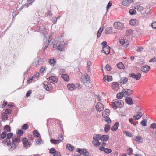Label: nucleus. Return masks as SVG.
Segmentation results:
<instances>
[{
  "mask_svg": "<svg viewBox=\"0 0 156 156\" xmlns=\"http://www.w3.org/2000/svg\"><path fill=\"white\" fill-rule=\"evenodd\" d=\"M124 103L123 101L121 100L114 99L111 102V105L113 108L116 109L117 108H121L124 106Z\"/></svg>",
  "mask_w": 156,
  "mask_h": 156,
  "instance_id": "f257e3e1",
  "label": "nucleus"
},
{
  "mask_svg": "<svg viewBox=\"0 0 156 156\" xmlns=\"http://www.w3.org/2000/svg\"><path fill=\"white\" fill-rule=\"evenodd\" d=\"M103 46L102 52L106 55L109 54L110 51V47L107 45V43L106 41H104L102 43Z\"/></svg>",
  "mask_w": 156,
  "mask_h": 156,
  "instance_id": "f03ea898",
  "label": "nucleus"
},
{
  "mask_svg": "<svg viewBox=\"0 0 156 156\" xmlns=\"http://www.w3.org/2000/svg\"><path fill=\"white\" fill-rule=\"evenodd\" d=\"M113 26L115 29L120 30H122L124 27L123 23L119 21L114 22Z\"/></svg>",
  "mask_w": 156,
  "mask_h": 156,
  "instance_id": "7ed1b4c3",
  "label": "nucleus"
},
{
  "mask_svg": "<svg viewBox=\"0 0 156 156\" xmlns=\"http://www.w3.org/2000/svg\"><path fill=\"white\" fill-rule=\"evenodd\" d=\"M20 138L18 137H16L12 139V144L11 149H15L16 148L17 144L20 142Z\"/></svg>",
  "mask_w": 156,
  "mask_h": 156,
  "instance_id": "20e7f679",
  "label": "nucleus"
},
{
  "mask_svg": "<svg viewBox=\"0 0 156 156\" xmlns=\"http://www.w3.org/2000/svg\"><path fill=\"white\" fill-rule=\"evenodd\" d=\"M2 142L4 145L5 146L8 147L9 150L12 151L14 149L11 148L12 147V144L10 140L8 139H6L3 140Z\"/></svg>",
  "mask_w": 156,
  "mask_h": 156,
  "instance_id": "39448f33",
  "label": "nucleus"
},
{
  "mask_svg": "<svg viewBox=\"0 0 156 156\" xmlns=\"http://www.w3.org/2000/svg\"><path fill=\"white\" fill-rule=\"evenodd\" d=\"M22 141L24 147L26 148L29 147L32 144L31 142L29 141L26 138H23Z\"/></svg>",
  "mask_w": 156,
  "mask_h": 156,
  "instance_id": "423d86ee",
  "label": "nucleus"
},
{
  "mask_svg": "<svg viewBox=\"0 0 156 156\" xmlns=\"http://www.w3.org/2000/svg\"><path fill=\"white\" fill-rule=\"evenodd\" d=\"M43 85L44 89L47 91H50L52 89V85L47 81H44Z\"/></svg>",
  "mask_w": 156,
  "mask_h": 156,
  "instance_id": "0eeeda50",
  "label": "nucleus"
},
{
  "mask_svg": "<svg viewBox=\"0 0 156 156\" xmlns=\"http://www.w3.org/2000/svg\"><path fill=\"white\" fill-rule=\"evenodd\" d=\"M129 76L135 78L136 80H138L141 77V75L140 73H138L136 74H135L134 73H130L129 74Z\"/></svg>",
  "mask_w": 156,
  "mask_h": 156,
  "instance_id": "6e6552de",
  "label": "nucleus"
},
{
  "mask_svg": "<svg viewBox=\"0 0 156 156\" xmlns=\"http://www.w3.org/2000/svg\"><path fill=\"white\" fill-rule=\"evenodd\" d=\"M96 110L98 111H102L104 109V106L100 102L97 103L96 105Z\"/></svg>",
  "mask_w": 156,
  "mask_h": 156,
  "instance_id": "1a4fd4ad",
  "label": "nucleus"
},
{
  "mask_svg": "<svg viewBox=\"0 0 156 156\" xmlns=\"http://www.w3.org/2000/svg\"><path fill=\"white\" fill-rule=\"evenodd\" d=\"M49 152L53 154V156H61L60 153L56 151L54 148H51Z\"/></svg>",
  "mask_w": 156,
  "mask_h": 156,
  "instance_id": "9d476101",
  "label": "nucleus"
},
{
  "mask_svg": "<svg viewBox=\"0 0 156 156\" xmlns=\"http://www.w3.org/2000/svg\"><path fill=\"white\" fill-rule=\"evenodd\" d=\"M111 87L115 91H117L119 89V84L116 82H114L112 83Z\"/></svg>",
  "mask_w": 156,
  "mask_h": 156,
  "instance_id": "9b49d317",
  "label": "nucleus"
},
{
  "mask_svg": "<svg viewBox=\"0 0 156 156\" xmlns=\"http://www.w3.org/2000/svg\"><path fill=\"white\" fill-rule=\"evenodd\" d=\"M90 80V77L87 74H86L83 76L82 81L84 84L89 83Z\"/></svg>",
  "mask_w": 156,
  "mask_h": 156,
  "instance_id": "f8f14e48",
  "label": "nucleus"
},
{
  "mask_svg": "<svg viewBox=\"0 0 156 156\" xmlns=\"http://www.w3.org/2000/svg\"><path fill=\"white\" fill-rule=\"evenodd\" d=\"M48 80L51 83H57L58 80V79L56 76H51L48 78Z\"/></svg>",
  "mask_w": 156,
  "mask_h": 156,
  "instance_id": "ddd939ff",
  "label": "nucleus"
},
{
  "mask_svg": "<svg viewBox=\"0 0 156 156\" xmlns=\"http://www.w3.org/2000/svg\"><path fill=\"white\" fill-rule=\"evenodd\" d=\"M143 114L140 112H139L133 116V119L135 120H138L140 119L143 115Z\"/></svg>",
  "mask_w": 156,
  "mask_h": 156,
  "instance_id": "4468645a",
  "label": "nucleus"
},
{
  "mask_svg": "<svg viewBox=\"0 0 156 156\" xmlns=\"http://www.w3.org/2000/svg\"><path fill=\"white\" fill-rule=\"evenodd\" d=\"M122 91L124 94L128 96L132 94L133 93V90L129 89H124Z\"/></svg>",
  "mask_w": 156,
  "mask_h": 156,
  "instance_id": "2eb2a0df",
  "label": "nucleus"
},
{
  "mask_svg": "<svg viewBox=\"0 0 156 156\" xmlns=\"http://www.w3.org/2000/svg\"><path fill=\"white\" fill-rule=\"evenodd\" d=\"M119 42L124 47H127L129 44V42L128 41L125 40L124 39H121L119 40Z\"/></svg>",
  "mask_w": 156,
  "mask_h": 156,
  "instance_id": "dca6fc26",
  "label": "nucleus"
},
{
  "mask_svg": "<svg viewBox=\"0 0 156 156\" xmlns=\"http://www.w3.org/2000/svg\"><path fill=\"white\" fill-rule=\"evenodd\" d=\"M110 113V111L108 109H105L102 113V116L103 117H108Z\"/></svg>",
  "mask_w": 156,
  "mask_h": 156,
  "instance_id": "f3484780",
  "label": "nucleus"
},
{
  "mask_svg": "<svg viewBox=\"0 0 156 156\" xmlns=\"http://www.w3.org/2000/svg\"><path fill=\"white\" fill-rule=\"evenodd\" d=\"M134 140L136 142L138 143H141L143 142V140L140 136L138 135L134 137Z\"/></svg>",
  "mask_w": 156,
  "mask_h": 156,
  "instance_id": "a211bd4d",
  "label": "nucleus"
},
{
  "mask_svg": "<svg viewBox=\"0 0 156 156\" xmlns=\"http://www.w3.org/2000/svg\"><path fill=\"white\" fill-rule=\"evenodd\" d=\"M150 66L147 65L143 66L141 69L142 71L145 73L147 72L150 70Z\"/></svg>",
  "mask_w": 156,
  "mask_h": 156,
  "instance_id": "6ab92c4d",
  "label": "nucleus"
},
{
  "mask_svg": "<svg viewBox=\"0 0 156 156\" xmlns=\"http://www.w3.org/2000/svg\"><path fill=\"white\" fill-rule=\"evenodd\" d=\"M109 138V136L107 135H103L100 136V140L103 141H107Z\"/></svg>",
  "mask_w": 156,
  "mask_h": 156,
  "instance_id": "aec40b11",
  "label": "nucleus"
},
{
  "mask_svg": "<svg viewBox=\"0 0 156 156\" xmlns=\"http://www.w3.org/2000/svg\"><path fill=\"white\" fill-rule=\"evenodd\" d=\"M119 125V123L116 122L111 128V130L113 131H116L118 129Z\"/></svg>",
  "mask_w": 156,
  "mask_h": 156,
  "instance_id": "412c9836",
  "label": "nucleus"
},
{
  "mask_svg": "<svg viewBox=\"0 0 156 156\" xmlns=\"http://www.w3.org/2000/svg\"><path fill=\"white\" fill-rule=\"evenodd\" d=\"M138 21L136 19H133L130 20L129 22V24L132 26H136L138 24Z\"/></svg>",
  "mask_w": 156,
  "mask_h": 156,
  "instance_id": "4be33fe9",
  "label": "nucleus"
},
{
  "mask_svg": "<svg viewBox=\"0 0 156 156\" xmlns=\"http://www.w3.org/2000/svg\"><path fill=\"white\" fill-rule=\"evenodd\" d=\"M103 80L105 82H106V81L108 82H109L112 80V76H105L103 78Z\"/></svg>",
  "mask_w": 156,
  "mask_h": 156,
  "instance_id": "5701e85b",
  "label": "nucleus"
},
{
  "mask_svg": "<svg viewBox=\"0 0 156 156\" xmlns=\"http://www.w3.org/2000/svg\"><path fill=\"white\" fill-rule=\"evenodd\" d=\"M67 87L68 89L71 91L73 90L76 88L75 85L73 83L68 84Z\"/></svg>",
  "mask_w": 156,
  "mask_h": 156,
  "instance_id": "b1692460",
  "label": "nucleus"
},
{
  "mask_svg": "<svg viewBox=\"0 0 156 156\" xmlns=\"http://www.w3.org/2000/svg\"><path fill=\"white\" fill-rule=\"evenodd\" d=\"M50 142L51 143L53 144H58L62 142V140H55L51 139L50 140Z\"/></svg>",
  "mask_w": 156,
  "mask_h": 156,
  "instance_id": "393cba45",
  "label": "nucleus"
},
{
  "mask_svg": "<svg viewBox=\"0 0 156 156\" xmlns=\"http://www.w3.org/2000/svg\"><path fill=\"white\" fill-rule=\"evenodd\" d=\"M49 64L51 66H54L55 65L56 63V59L54 58H50L49 60Z\"/></svg>",
  "mask_w": 156,
  "mask_h": 156,
  "instance_id": "a878e982",
  "label": "nucleus"
},
{
  "mask_svg": "<svg viewBox=\"0 0 156 156\" xmlns=\"http://www.w3.org/2000/svg\"><path fill=\"white\" fill-rule=\"evenodd\" d=\"M112 27H107L105 30V34H111L112 32Z\"/></svg>",
  "mask_w": 156,
  "mask_h": 156,
  "instance_id": "bb28decb",
  "label": "nucleus"
},
{
  "mask_svg": "<svg viewBox=\"0 0 156 156\" xmlns=\"http://www.w3.org/2000/svg\"><path fill=\"white\" fill-rule=\"evenodd\" d=\"M128 80V79L125 77H123L121 78L120 80V83L122 84H126Z\"/></svg>",
  "mask_w": 156,
  "mask_h": 156,
  "instance_id": "cd10ccee",
  "label": "nucleus"
},
{
  "mask_svg": "<svg viewBox=\"0 0 156 156\" xmlns=\"http://www.w3.org/2000/svg\"><path fill=\"white\" fill-rule=\"evenodd\" d=\"M125 102L128 104L132 105L133 104L131 98L130 97H126L125 99Z\"/></svg>",
  "mask_w": 156,
  "mask_h": 156,
  "instance_id": "c85d7f7f",
  "label": "nucleus"
},
{
  "mask_svg": "<svg viewBox=\"0 0 156 156\" xmlns=\"http://www.w3.org/2000/svg\"><path fill=\"white\" fill-rule=\"evenodd\" d=\"M61 77L65 81H68L69 80L68 75L66 74H62Z\"/></svg>",
  "mask_w": 156,
  "mask_h": 156,
  "instance_id": "c756f323",
  "label": "nucleus"
},
{
  "mask_svg": "<svg viewBox=\"0 0 156 156\" xmlns=\"http://www.w3.org/2000/svg\"><path fill=\"white\" fill-rule=\"evenodd\" d=\"M92 143L96 147H98L101 144V143L99 141V140H93Z\"/></svg>",
  "mask_w": 156,
  "mask_h": 156,
  "instance_id": "7c9ffc66",
  "label": "nucleus"
},
{
  "mask_svg": "<svg viewBox=\"0 0 156 156\" xmlns=\"http://www.w3.org/2000/svg\"><path fill=\"white\" fill-rule=\"evenodd\" d=\"M110 129V126L109 124H106L105 125L104 130L105 132L107 133L108 132Z\"/></svg>",
  "mask_w": 156,
  "mask_h": 156,
  "instance_id": "2f4dec72",
  "label": "nucleus"
},
{
  "mask_svg": "<svg viewBox=\"0 0 156 156\" xmlns=\"http://www.w3.org/2000/svg\"><path fill=\"white\" fill-rule=\"evenodd\" d=\"M131 3L128 0H123L122 2V4L125 6H128Z\"/></svg>",
  "mask_w": 156,
  "mask_h": 156,
  "instance_id": "473e14b6",
  "label": "nucleus"
},
{
  "mask_svg": "<svg viewBox=\"0 0 156 156\" xmlns=\"http://www.w3.org/2000/svg\"><path fill=\"white\" fill-rule=\"evenodd\" d=\"M64 47V45L63 44H58L57 47H56L55 49H58L59 51H62L63 50V49Z\"/></svg>",
  "mask_w": 156,
  "mask_h": 156,
  "instance_id": "72a5a7b5",
  "label": "nucleus"
},
{
  "mask_svg": "<svg viewBox=\"0 0 156 156\" xmlns=\"http://www.w3.org/2000/svg\"><path fill=\"white\" fill-rule=\"evenodd\" d=\"M123 93H124L123 91L122 92L118 93L117 94V98L119 99H122L124 95Z\"/></svg>",
  "mask_w": 156,
  "mask_h": 156,
  "instance_id": "f704fd0d",
  "label": "nucleus"
},
{
  "mask_svg": "<svg viewBox=\"0 0 156 156\" xmlns=\"http://www.w3.org/2000/svg\"><path fill=\"white\" fill-rule=\"evenodd\" d=\"M103 27H100V28L99 30H98V31L97 33V37H100L101 34L102 32L103 31Z\"/></svg>",
  "mask_w": 156,
  "mask_h": 156,
  "instance_id": "c9c22d12",
  "label": "nucleus"
},
{
  "mask_svg": "<svg viewBox=\"0 0 156 156\" xmlns=\"http://www.w3.org/2000/svg\"><path fill=\"white\" fill-rule=\"evenodd\" d=\"M117 67L120 69H123L124 68V66L122 62H119L117 64Z\"/></svg>",
  "mask_w": 156,
  "mask_h": 156,
  "instance_id": "e433bc0d",
  "label": "nucleus"
},
{
  "mask_svg": "<svg viewBox=\"0 0 156 156\" xmlns=\"http://www.w3.org/2000/svg\"><path fill=\"white\" fill-rule=\"evenodd\" d=\"M7 113H3L2 114L1 117L2 119L3 120H5L7 119Z\"/></svg>",
  "mask_w": 156,
  "mask_h": 156,
  "instance_id": "4c0bfd02",
  "label": "nucleus"
},
{
  "mask_svg": "<svg viewBox=\"0 0 156 156\" xmlns=\"http://www.w3.org/2000/svg\"><path fill=\"white\" fill-rule=\"evenodd\" d=\"M4 130L6 133V132H10L11 131L10 127L9 126L6 125L5 126Z\"/></svg>",
  "mask_w": 156,
  "mask_h": 156,
  "instance_id": "58836bf2",
  "label": "nucleus"
},
{
  "mask_svg": "<svg viewBox=\"0 0 156 156\" xmlns=\"http://www.w3.org/2000/svg\"><path fill=\"white\" fill-rule=\"evenodd\" d=\"M33 134L34 136L36 137H39L40 136L39 132L36 130H34L33 131Z\"/></svg>",
  "mask_w": 156,
  "mask_h": 156,
  "instance_id": "ea45409f",
  "label": "nucleus"
},
{
  "mask_svg": "<svg viewBox=\"0 0 156 156\" xmlns=\"http://www.w3.org/2000/svg\"><path fill=\"white\" fill-rule=\"evenodd\" d=\"M94 140H100V136L99 134H94L93 137Z\"/></svg>",
  "mask_w": 156,
  "mask_h": 156,
  "instance_id": "a19ab883",
  "label": "nucleus"
},
{
  "mask_svg": "<svg viewBox=\"0 0 156 156\" xmlns=\"http://www.w3.org/2000/svg\"><path fill=\"white\" fill-rule=\"evenodd\" d=\"M67 148L70 151H73L74 148V147L70 144H68L67 145Z\"/></svg>",
  "mask_w": 156,
  "mask_h": 156,
  "instance_id": "79ce46f5",
  "label": "nucleus"
},
{
  "mask_svg": "<svg viewBox=\"0 0 156 156\" xmlns=\"http://www.w3.org/2000/svg\"><path fill=\"white\" fill-rule=\"evenodd\" d=\"M104 120L105 122H107V123L109 124V123H111L112 121L110 119V118L108 117H104Z\"/></svg>",
  "mask_w": 156,
  "mask_h": 156,
  "instance_id": "37998d69",
  "label": "nucleus"
},
{
  "mask_svg": "<svg viewBox=\"0 0 156 156\" xmlns=\"http://www.w3.org/2000/svg\"><path fill=\"white\" fill-rule=\"evenodd\" d=\"M129 12L130 14L133 15L136 13V11L134 9H131L129 10Z\"/></svg>",
  "mask_w": 156,
  "mask_h": 156,
  "instance_id": "c03bdc74",
  "label": "nucleus"
},
{
  "mask_svg": "<svg viewBox=\"0 0 156 156\" xmlns=\"http://www.w3.org/2000/svg\"><path fill=\"white\" fill-rule=\"evenodd\" d=\"M127 152L128 155H130L133 153V150L132 148H129L128 149Z\"/></svg>",
  "mask_w": 156,
  "mask_h": 156,
  "instance_id": "a18cd8bd",
  "label": "nucleus"
},
{
  "mask_svg": "<svg viewBox=\"0 0 156 156\" xmlns=\"http://www.w3.org/2000/svg\"><path fill=\"white\" fill-rule=\"evenodd\" d=\"M7 135V133L6 132H4L2 133L0 136V137L2 139L5 138Z\"/></svg>",
  "mask_w": 156,
  "mask_h": 156,
  "instance_id": "49530a36",
  "label": "nucleus"
},
{
  "mask_svg": "<svg viewBox=\"0 0 156 156\" xmlns=\"http://www.w3.org/2000/svg\"><path fill=\"white\" fill-rule=\"evenodd\" d=\"M126 35H129L130 34H133V31L131 29H129L128 30H127L126 32Z\"/></svg>",
  "mask_w": 156,
  "mask_h": 156,
  "instance_id": "de8ad7c7",
  "label": "nucleus"
},
{
  "mask_svg": "<svg viewBox=\"0 0 156 156\" xmlns=\"http://www.w3.org/2000/svg\"><path fill=\"white\" fill-rule=\"evenodd\" d=\"M112 150L111 149L105 148L104 150V152L106 153L109 154L111 153Z\"/></svg>",
  "mask_w": 156,
  "mask_h": 156,
  "instance_id": "09e8293b",
  "label": "nucleus"
},
{
  "mask_svg": "<svg viewBox=\"0 0 156 156\" xmlns=\"http://www.w3.org/2000/svg\"><path fill=\"white\" fill-rule=\"evenodd\" d=\"M147 122V120L146 119H144L141 122V124L144 126H146L147 125L146 122Z\"/></svg>",
  "mask_w": 156,
  "mask_h": 156,
  "instance_id": "8fccbe9b",
  "label": "nucleus"
},
{
  "mask_svg": "<svg viewBox=\"0 0 156 156\" xmlns=\"http://www.w3.org/2000/svg\"><path fill=\"white\" fill-rule=\"evenodd\" d=\"M123 133H125L126 136H129V137H131L133 136L132 134L128 131H123Z\"/></svg>",
  "mask_w": 156,
  "mask_h": 156,
  "instance_id": "3c124183",
  "label": "nucleus"
},
{
  "mask_svg": "<svg viewBox=\"0 0 156 156\" xmlns=\"http://www.w3.org/2000/svg\"><path fill=\"white\" fill-rule=\"evenodd\" d=\"M29 128V126L28 124H24L22 126V128L24 130H27Z\"/></svg>",
  "mask_w": 156,
  "mask_h": 156,
  "instance_id": "603ef678",
  "label": "nucleus"
},
{
  "mask_svg": "<svg viewBox=\"0 0 156 156\" xmlns=\"http://www.w3.org/2000/svg\"><path fill=\"white\" fill-rule=\"evenodd\" d=\"M129 121L130 123H131L134 126H135L137 124L136 122H133L132 118H129Z\"/></svg>",
  "mask_w": 156,
  "mask_h": 156,
  "instance_id": "864d4df0",
  "label": "nucleus"
},
{
  "mask_svg": "<svg viewBox=\"0 0 156 156\" xmlns=\"http://www.w3.org/2000/svg\"><path fill=\"white\" fill-rule=\"evenodd\" d=\"M13 136V133H8L7 134V138L9 140L11 138L12 136Z\"/></svg>",
  "mask_w": 156,
  "mask_h": 156,
  "instance_id": "5fc2aeb1",
  "label": "nucleus"
},
{
  "mask_svg": "<svg viewBox=\"0 0 156 156\" xmlns=\"http://www.w3.org/2000/svg\"><path fill=\"white\" fill-rule=\"evenodd\" d=\"M112 1H110L107 6L106 9L107 10H108L109 9V8L112 6Z\"/></svg>",
  "mask_w": 156,
  "mask_h": 156,
  "instance_id": "6e6d98bb",
  "label": "nucleus"
},
{
  "mask_svg": "<svg viewBox=\"0 0 156 156\" xmlns=\"http://www.w3.org/2000/svg\"><path fill=\"white\" fill-rule=\"evenodd\" d=\"M150 128L152 129H154L156 128V124L155 123H152L150 126Z\"/></svg>",
  "mask_w": 156,
  "mask_h": 156,
  "instance_id": "4d7b16f0",
  "label": "nucleus"
},
{
  "mask_svg": "<svg viewBox=\"0 0 156 156\" xmlns=\"http://www.w3.org/2000/svg\"><path fill=\"white\" fill-rule=\"evenodd\" d=\"M23 133V131L21 129L18 130L17 134L19 136H21Z\"/></svg>",
  "mask_w": 156,
  "mask_h": 156,
  "instance_id": "13d9d810",
  "label": "nucleus"
},
{
  "mask_svg": "<svg viewBox=\"0 0 156 156\" xmlns=\"http://www.w3.org/2000/svg\"><path fill=\"white\" fill-rule=\"evenodd\" d=\"M46 67L45 66H43L41 67L40 69V72L43 73L46 69Z\"/></svg>",
  "mask_w": 156,
  "mask_h": 156,
  "instance_id": "bf43d9fd",
  "label": "nucleus"
},
{
  "mask_svg": "<svg viewBox=\"0 0 156 156\" xmlns=\"http://www.w3.org/2000/svg\"><path fill=\"white\" fill-rule=\"evenodd\" d=\"M83 154L85 156H87L89 155V153L86 149H83Z\"/></svg>",
  "mask_w": 156,
  "mask_h": 156,
  "instance_id": "052dcab7",
  "label": "nucleus"
},
{
  "mask_svg": "<svg viewBox=\"0 0 156 156\" xmlns=\"http://www.w3.org/2000/svg\"><path fill=\"white\" fill-rule=\"evenodd\" d=\"M33 79L34 77L33 76H30V78H28L27 80V83H29L31 82Z\"/></svg>",
  "mask_w": 156,
  "mask_h": 156,
  "instance_id": "680f3d73",
  "label": "nucleus"
},
{
  "mask_svg": "<svg viewBox=\"0 0 156 156\" xmlns=\"http://www.w3.org/2000/svg\"><path fill=\"white\" fill-rule=\"evenodd\" d=\"M76 150L77 152L79 153L80 154H83V149L82 150L80 148H77Z\"/></svg>",
  "mask_w": 156,
  "mask_h": 156,
  "instance_id": "e2e57ef3",
  "label": "nucleus"
},
{
  "mask_svg": "<svg viewBox=\"0 0 156 156\" xmlns=\"http://www.w3.org/2000/svg\"><path fill=\"white\" fill-rule=\"evenodd\" d=\"M105 69L107 71H110L111 69L110 66L108 64H107L105 68Z\"/></svg>",
  "mask_w": 156,
  "mask_h": 156,
  "instance_id": "0e129e2a",
  "label": "nucleus"
},
{
  "mask_svg": "<svg viewBox=\"0 0 156 156\" xmlns=\"http://www.w3.org/2000/svg\"><path fill=\"white\" fill-rule=\"evenodd\" d=\"M42 142V140L41 139L37 140L36 142L38 145H40Z\"/></svg>",
  "mask_w": 156,
  "mask_h": 156,
  "instance_id": "69168bd1",
  "label": "nucleus"
},
{
  "mask_svg": "<svg viewBox=\"0 0 156 156\" xmlns=\"http://www.w3.org/2000/svg\"><path fill=\"white\" fill-rule=\"evenodd\" d=\"M151 26L153 28H156V22H153L151 24Z\"/></svg>",
  "mask_w": 156,
  "mask_h": 156,
  "instance_id": "338daca9",
  "label": "nucleus"
},
{
  "mask_svg": "<svg viewBox=\"0 0 156 156\" xmlns=\"http://www.w3.org/2000/svg\"><path fill=\"white\" fill-rule=\"evenodd\" d=\"M32 93L31 90H29L28 91H27V93L26 94V96L27 97H28L29 96H30L31 94Z\"/></svg>",
  "mask_w": 156,
  "mask_h": 156,
  "instance_id": "774afa93",
  "label": "nucleus"
}]
</instances>
